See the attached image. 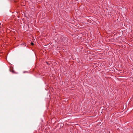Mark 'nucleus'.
<instances>
[{"label": "nucleus", "instance_id": "nucleus-1", "mask_svg": "<svg viewBox=\"0 0 133 133\" xmlns=\"http://www.w3.org/2000/svg\"><path fill=\"white\" fill-rule=\"evenodd\" d=\"M31 45H34V43H33V42H31Z\"/></svg>", "mask_w": 133, "mask_h": 133}]
</instances>
